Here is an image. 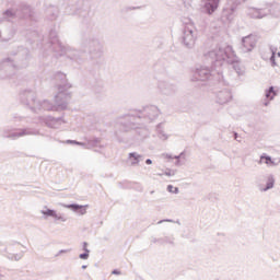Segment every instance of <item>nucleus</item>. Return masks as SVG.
I'll list each match as a JSON object with an SVG mask.
<instances>
[{
	"mask_svg": "<svg viewBox=\"0 0 280 280\" xmlns=\"http://www.w3.org/2000/svg\"><path fill=\"white\" fill-rule=\"evenodd\" d=\"M218 3H220V0H208V3L206 4L208 14H213V12L218 10Z\"/></svg>",
	"mask_w": 280,
	"mask_h": 280,
	"instance_id": "obj_1",
	"label": "nucleus"
},
{
	"mask_svg": "<svg viewBox=\"0 0 280 280\" xmlns=\"http://www.w3.org/2000/svg\"><path fill=\"white\" fill-rule=\"evenodd\" d=\"M255 37L254 36H247L245 38H243V45L244 47H246V49L248 51H250V49H253V47H255Z\"/></svg>",
	"mask_w": 280,
	"mask_h": 280,
	"instance_id": "obj_2",
	"label": "nucleus"
},
{
	"mask_svg": "<svg viewBox=\"0 0 280 280\" xmlns=\"http://www.w3.org/2000/svg\"><path fill=\"white\" fill-rule=\"evenodd\" d=\"M68 209H72L73 211H78L81 215H84L86 213V206H80V205H69L67 206Z\"/></svg>",
	"mask_w": 280,
	"mask_h": 280,
	"instance_id": "obj_3",
	"label": "nucleus"
},
{
	"mask_svg": "<svg viewBox=\"0 0 280 280\" xmlns=\"http://www.w3.org/2000/svg\"><path fill=\"white\" fill-rule=\"evenodd\" d=\"M43 215H48L50 218H55L56 220H62L61 215H58L54 210L47 209L42 211Z\"/></svg>",
	"mask_w": 280,
	"mask_h": 280,
	"instance_id": "obj_4",
	"label": "nucleus"
},
{
	"mask_svg": "<svg viewBox=\"0 0 280 280\" xmlns=\"http://www.w3.org/2000/svg\"><path fill=\"white\" fill-rule=\"evenodd\" d=\"M260 163H265L266 165H275V162L270 156L261 155Z\"/></svg>",
	"mask_w": 280,
	"mask_h": 280,
	"instance_id": "obj_5",
	"label": "nucleus"
},
{
	"mask_svg": "<svg viewBox=\"0 0 280 280\" xmlns=\"http://www.w3.org/2000/svg\"><path fill=\"white\" fill-rule=\"evenodd\" d=\"M276 95H277V93H275L273 88H270L269 91L266 93L267 100H272Z\"/></svg>",
	"mask_w": 280,
	"mask_h": 280,
	"instance_id": "obj_6",
	"label": "nucleus"
},
{
	"mask_svg": "<svg viewBox=\"0 0 280 280\" xmlns=\"http://www.w3.org/2000/svg\"><path fill=\"white\" fill-rule=\"evenodd\" d=\"M272 187H275V180L270 179V180L267 183L266 188H262V191H268V189H272Z\"/></svg>",
	"mask_w": 280,
	"mask_h": 280,
	"instance_id": "obj_7",
	"label": "nucleus"
},
{
	"mask_svg": "<svg viewBox=\"0 0 280 280\" xmlns=\"http://www.w3.org/2000/svg\"><path fill=\"white\" fill-rule=\"evenodd\" d=\"M139 158H140V155L137 154V153H130V154H129V159H132V160H133V164H135V163H139Z\"/></svg>",
	"mask_w": 280,
	"mask_h": 280,
	"instance_id": "obj_8",
	"label": "nucleus"
},
{
	"mask_svg": "<svg viewBox=\"0 0 280 280\" xmlns=\"http://www.w3.org/2000/svg\"><path fill=\"white\" fill-rule=\"evenodd\" d=\"M167 191H170L171 194H178V187H174L172 185L167 186Z\"/></svg>",
	"mask_w": 280,
	"mask_h": 280,
	"instance_id": "obj_9",
	"label": "nucleus"
},
{
	"mask_svg": "<svg viewBox=\"0 0 280 280\" xmlns=\"http://www.w3.org/2000/svg\"><path fill=\"white\" fill-rule=\"evenodd\" d=\"M80 259H89V254L88 253L81 254Z\"/></svg>",
	"mask_w": 280,
	"mask_h": 280,
	"instance_id": "obj_10",
	"label": "nucleus"
},
{
	"mask_svg": "<svg viewBox=\"0 0 280 280\" xmlns=\"http://www.w3.org/2000/svg\"><path fill=\"white\" fill-rule=\"evenodd\" d=\"M112 273H113V275H121V271H119V270H114Z\"/></svg>",
	"mask_w": 280,
	"mask_h": 280,
	"instance_id": "obj_11",
	"label": "nucleus"
},
{
	"mask_svg": "<svg viewBox=\"0 0 280 280\" xmlns=\"http://www.w3.org/2000/svg\"><path fill=\"white\" fill-rule=\"evenodd\" d=\"M145 163H147V165H152V160L149 159L145 161Z\"/></svg>",
	"mask_w": 280,
	"mask_h": 280,
	"instance_id": "obj_12",
	"label": "nucleus"
},
{
	"mask_svg": "<svg viewBox=\"0 0 280 280\" xmlns=\"http://www.w3.org/2000/svg\"><path fill=\"white\" fill-rule=\"evenodd\" d=\"M271 61H273V62H275V55H272V56H271Z\"/></svg>",
	"mask_w": 280,
	"mask_h": 280,
	"instance_id": "obj_13",
	"label": "nucleus"
},
{
	"mask_svg": "<svg viewBox=\"0 0 280 280\" xmlns=\"http://www.w3.org/2000/svg\"><path fill=\"white\" fill-rule=\"evenodd\" d=\"M161 158H162V159H165V154L163 153V154L161 155Z\"/></svg>",
	"mask_w": 280,
	"mask_h": 280,
	"instance_id": "obj_14",
	"label": "nucleus"
},
{
	"mask_svg": "<svg viewBox=\"0 0 280 280\" xmlns=\"http://www.w3.org/2000/svg\"><path fill=\"white\" fill-rule=\"evenodd\" d=\"M279 58H280V52L278 54Z\"/></svg>",
	"mask_w": 280,
	"mask_h": 280,
	"instance_id": "obj_15",
	"label": "nucleus"
}]
</instances>
